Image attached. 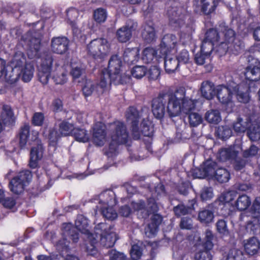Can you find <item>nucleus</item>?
Listing matches in <instances>:
<instances>
[{"instance_id":"obj_1","label":"nucleus","mask_w":260,"mask_h":260,"mask_svg":"<svg viewBox=\"0 0 260 260\" xmlns=\"http://www.w3.org/2000/svg\"><path fill=\"white\" fill-rule=\"evenodd\" d=\"M167 102V112L170 117L177 116L181 112L188 113L194 107L190 99L185 97L184 88H180L174 93L159 95L153 99L152 111L156 118L161 119L164 117Z\"/></svg>"},{"instance_id":"obj_2","label":"nucleus","mask_w":260,"mask_h":260,"mask_svg":"<svg viewBox=\"0 0 260 260\" xmlns=\"http://www.w3.org/2000/svg\"><path fill=\"white\" fill-rule=\"evenodd\" d=\"M123 63L120 57L114 55L111 57L109 61L108 68L102 71L100 80V93H104L108 90L111 82L115 84H123L129 79V77L122 75Z\"/></svg>"},{"instance_id":"obj_3","label":"nucleus","mask_w":260,"mask_h":260,"mask_svg":"<svg viewBox=\"0 0 260 260\" xmlns=\"http://www.w3.org/2000/svg\"><path fill=\"white\" fill-rule=\"evenodd\" d=\"M250 64L245 71V80L236 86L234 89L238 100L241 103H247L249 100V92H254L259 86L260 67H257L250 59Z\"/></svg>"},{"instance_id":"obj_4","label":"nucleus","mask_w":260,"mask_h":260,"mask_svg":"<svg viewBox=\"0 0 260 260\" xmlns=\"http://www.w3.org/2000/svg\"><path fill=\"white\" fill-rule=\"evenodd\" d=\"M95 234L96 238L93 236L90 239L87 236L89 242L85 244V249L88 254L94 255L96 253L94 244L100 238L101 244L107 248L112 247L117 239V235L114 231V228L106 223L102 222L95 226Z\"/></svg>"},{"instance_id":"obj_5","label":"nucleus","mask_w":260,"mask_h":260,"mask_svg":"<svg viewBox=\"0 0 260 260\" xmlns=\"http://www.w3.org/2000/svg\"><path fill=\"white\" fill-rule=\"evenodd\" d=\"M53 62V55L50 53L45 54L42 59L39 68L38 77L43 84L48 83L51 74L52 79L56 84H63L67 81V73L62 67L56 68L52 72Z\"/></svg>"},{"instance_id":"obj_6","label":"nucleus","mask_w":260,"mask_h":260,"mask_svg":"<svg viewBox=\"0 0 260 260\" xmlns=\"http://www.w3.org/2000/svg\"><path fill=\"white\" fill-rule=\"evenodd\" d=\"M186 13L185 10L181 7H172L167 12L170 25L174 28H182L180 39L184 43L189 42L192 39V34L194 31V25L192 22L184 25Z\"/></svg>"},{"instance_id":"obj_7","label":"nucleus","mask_w":260,"mask_h":260,"mask_svg":"<svg viewBox=\"0 0 260 260\" xmlns=\"http://www.w3.org/2000/svg\"><path fill=\"white\" fill-rule=\"evenodd\" d=\"M126 121L131 125V128L135 139H138L141 134L145 136H150L149 127L141 112L135 107H130L126 111Z\"/></svg>"},{"instance_id":"obj_8","label":"nucleus","mask_w":260,"mask_h":260,"mask_svg":"<svg viewBox=\"0 0 260 260\" xmlns=\"http://www.w3.org/2000/svg\"><path fill=\"white\" fill-rule=\"evenodd\" d=\"M108 134L112 142L106 153L108 157H113L116 154V145L125 143L128 135L125 125L120 121H115L109 124Z\"/></svg>"},{"instance_id":"obj_9","label":"nucleus","mask_w":260,"mask_h":260,"mask_svg":"<svg viewBox=\"0 0 260 260\" xmlns=\"http://www.w3.org/2000/svg\"><path fill=\"white\" fill-rule=\"evenodd\" d=\"M224 39L220 42L217 52L221 55L230 49L234 53L237 54L243 49V43L235 37V31L228 27H225L222 30Z\"/></svg>"},{"instance_id":"obj_10","label":"nucleus","mask_w":260,"mask_h":260,"mask_svg":"<svg viewBox=\"0 0 260 260\" xmlns=\"http://www.w3.org/2000/svg\"><path fill=\"white\" fill-rule=\"evenodd\" d=\"M110 45L107 39L98 38L92 40L87 46L88 54L94 58H103L108 55Z\"/></svg>"},{"instance_id":"obj_11","label":"nucleus","mask_w":260,"mask_h":260,"mask_svg":"<svg viewBox=\"0 0 260 260\" xmlns=\"http://www.w3.org/2000/svg\"><path fill=\"white\" fill-rule=\"evenodd\" d=\"M32 175L28 170L20 172L17 176L14 177L9 183V187L12 192L15 194L22 193L30 180Z\"/></svg>"},{"instance_id":"obj_12","label":"nucleus","mask_w":260,"mask_h":260,"mask_svg":"<svg viewBox=\"0 0 260 260\" xmlns=\"http://www.w3.org/2000/svg\"><path fill=\"white\" fill-rule=\"evenodd\" d=\"M13 62L15 64V67L24 64L21 70L22 79L25 82L30 81L34 75V68L30 63H26L24 54L20 52L16 53L13 58Z\"/></svg>"},{"instance_id":"obj_13","label":"nucleus","mask_w":260,"mask_h":260,"mask_svg":"<svg viewBox=\"0 0 260 260\" xmlns=\"http://www.w3.org/2000/svg\"><path fill=\"white\" fill-rule=\"evenodd\" d=\"M31 135V140L36 142V146H32L31 149L29 166L31 168H36L38 166V161L43 157V148L40 141L38 139V132L37 131H32Z\"/></svg>"},{"instance_id":"obj_14","label":"nucleus","mask_w":260,"mask_h":260,"mask_svg":"<svg viewBox=\"0 0 260 260\" xmlns=\"http://www.w3.org/2000/svg\"><path fill=\"white\" fill-rule=\"evenodd\" d=\"M63 235L64 238L58 241L57 244V247L58 249H66L68 248L70 243V240L73 242L76 243L79 239V236L73 229H71V224L68 223L64 224Z\"/></svg>"},{"instance_id":"obj_15","label":"nucleus","mask_w":260,"mask_h":260,"mask_svg":"<svg viewBox=\"0 0 260 260\" xmlns=\"http://www.w3.org/2000/svg\"><path fill=\"white\" fill-rule=\"evenodd\" d=\"M137 23L133 20L128 21L126 24L117 29L116 38L121 42L125 43L130 40L132 32L137 28Z\"/></svg>"},{"instance_id":"obj_16","label":"nucleus","mask_w":260,"mask_h":260,"mask_svg":"<svg viewBox=\"0 0 260 260\" xmlns=\"http://www.w3.org/2000/svg\"><path fill=\"white\" fill-rule=\"evenodd\" d=\"M216 92L217 98L222 104L232 106L233 92L230 87L219 85L216 86Z\"/></svg>"},{"instance_id":"obj_17","label":"nucleus","mask_w":260,"mask_h":260,"mask_svg":"<svg viewBox=\"0 0 260 260\" xmlns=\"http://www.w3.org/2000/svg\"><path fill=\"white\" fill-rule=\"evenodd\" d=\"M178 42L176 36L173 34L165 35L160 45V53L162 55H167L172 50L175 49Z\"/></svg>"},{"instance_id":"obj_18","label":"nucleus","mask_w":260,"mask_h":260,"mask_svg":"<svg viewBox=\"0 0 260 260\" xmlns=\"http://www.w3.org/2000/svg\"><path fill=\"white\" fill-rule=\"evenodd\" d=\"M106 126L101 122L96 123L92 131V141L98 146H102L106 142Z\"/></svg>"},{"instance_id":"obj_19","label":"nucleus","mask_w":260,"mask_h":260,"mask_svg":"<svg viewBox=\"0 0 260 260\" xmlns=\"http://www.w3.org/2000/svg\"><path fill=\"white\" fill-rule=\"evenodd\" d=\"M69 40L66 37H56L51 40V50L55 53L62 54L68 49Z\"/></svg>"},{"instance_id":"obj_20","label":"nucleus","mask_w":260,"mask_h":260,"mask_svg":"<svg viewBox=\"0 0 260 260\" xmlns=\"http://www.w3.org/2000/svg\"><path fill=\"white\" fill-rule=\"evenodd\" d=\"M215 167L216 164L214 162L207 160L201 166V169L197 170L200 172V174L194 173V175L195 177L199 178H204L206 176L212 177L216 171Z\"/></svg>"},{"instance_id":"obj_21","label":"nucleus","mask_w":260,"mask_h":260,"mask_svg":"<svg viewBox=\"0 0 260 260\" xmlns=\"http://www.w3.org/2000/svg\"><path fill=\"white\" fill-rule=\"evenodd\" d=\"M99 205L96 207L113 206L115 205V193L111 190H106L102 192L98 199Z\"/></svg>"},{"instance_id":"obj_22","label":"nucleus","mask_w":260,"mask_h":260,"mask_svg":"<svg viewBox=\"0 0 260 260\" xmlns=\"http://www.w3.org/2000/svg\"><path fill=\"white\" fill-rule=\"evenodd\" d=\"M219 0H197L196 5L205 15L213 13L219 3Z\"/></svg>"},{"instance_id":"obj_23","label":"nucleus","mask_w":260,"mask_h":260,"mask_svg":"<svg viewBox=\"0 0 260 260\" xmlns=\"http://www.w3.org/2000/svg\"><path fill=\"white\" fill-rule=\"evenodd\" d=\"M200 90L202 96L208 100L213 99L216 93V87L209 81H204L202 83Z\"/></svg>"},{"instance_id":"obj_24","label":"nucleus","mask_w":260,"mask_h":260,"mask_svg":"<svg viewBox=\"0 0 260 260\" xmlns=\"http://www.w3.org/2000/svg\"><path fill=\"white\" fill-rule=\"evenodd\" d=\"M75 225L80 232L85 234L91 239L93 235L90 232L88 221L85 216L82 215H78L75 221Z\"/></svg>"},{"instance_id":"obj_25","label":"nucleus","mask_w":260,"mask_h":260,"mask_svg":"<svg viewBox=\"0 0 260 260\" xmlns=\"http://www.w3.org/2000/svg\"><path fill=\"white\" fill-rule=\"evenodd\" d=\"M27 40L29 46L28 55L30 58L37 57L39 55V52L41 48V40L39 38L31 37V38H25Z\"/></svg>"},{"instance_id":"obj_26","label":"nucleus","mask_w":260,"mask_h":260,"mask_svg":"<svg viewBox=\"0 0 260 260\" xmlns=\"http://www.w3.org/2000/svg\"><path fill=\"white\" fill-rule=\"evenodd\" d=\"M244 248L246 253L250 255L256 254L260 249V242L255 237L247 240L244 244Z\"/></svg>"},{"instance_id":"obj_27","label":"nucleus","mask_w":260,"mask_h":260,"mask_svg":"<svg viewBox=\"0 0 260 260\" xmlns=\"http://www.w3.org/2000/svg\"><path fill=\"white\" fill-rule=\"evenodd\" d=\"M125 61L128 63H134L139 58V49L138 47L126 48L123 53Z\"/></svg>"},{"instance_id":"obj_28","label":"nucleus","mask_w":260,"mask_h":260,"mask_svg":"<svg viewBox=\"0 0 260 260\" xmlns=\"http://www.w3.org/2000/svg\"><path fill=\"white\" fill-rule=\"evenodd\" d=\"M13 71V69L11 67H6L5 60L0 58V78L4 77L7 81L13 82L14 80Z\"/></svg>"},{"instance_id":"obj_29","label":"nucleus","mask_w":260,"mask_h":260,"mask_svg":"<svg viewBox=\"0 0 260 260\" xmlns=\"http://www.w3.org/2000/svg\"><path fill=\"white\" fill-rule=\"evenodd\" d=\"M194 103V108L190 110L188 113L182 112L183 113L188 114V121L190 126L196 127L202 123L203 121V118L201 115L197 112H192V111L194 110L197 103L196 100H192L190 99Z\"/></svg>"},{"instance_id":"obj_30","label":"nucleus","mask_w":260,"mask_h":260,"mask_svg":"<svg viewBox=\"0 0 260 260\" xmlns=\"http://www.w3.org/2000/svg\"><path fill=\"white\" fill-rule=\"evenodd\" d=\"M238 151L233 148L222 149L219 152L218 158L221 161H233L238 156Z\"/></svg>"},{"instance_id":"obj_31","label":"nucleus","mask_w":260,"mask_h":260,"mask_svg":"<svg viewBox=\"0 0 260 260\" xmlns=\"http://www.w3.org/2000/svg\"><path fill=\"white\" fill-rule=\"evenodd\" d=\"M143 38L147 42L154 40L156 37V32L152 23L145 24L142 32Z\"/></svg>"},{"instance_id":"obj_32","label":"nucleus","mask_w":260,"mask_h":260,"mask_svg":"<svg viewBox=\"0 0 260 260\" xmlns=\"http://www.w3.org/2000/svg\"><path fill=\"white\" fill-rule=\"evenodd\" d=\"M250 123H251V121L249 118H246L244 119L241 117H238L233 123V128L236 133H243L246 130H248Z\"/></svg>"},{"instance_id":"obj_33","label":"nucleus","mask_w":260,"mask_h":260,"mask_svg":"<svg viewBox=\"0 0 260 260\" xmlns=\"http://www.w3.org/2000/svg\"><path fill=\"white\" fill-rule=\"evenodd\" d=\"M247 135L252 141H256L260 139V126L257 123L251 122L247 130Z\"/></svg>"},{"instance_id":"obj_34","label":"nucleus","mask_w":260,"mask_h":260,"mask_svg":"<svg viewBox=\"0 0 260 260\" xmlns=\"http://www.w3.org/2000/svg\"><path fill=\"white\" fill-rule=\"evenodd\" d=\"M98 89H100V82L95 88V84L90 80H86L84 85L82 87V91L85 96H88L92 94L93 92H96L98 94H102L98 92Z\"/></svg>"},{"instance_id":"obj_35","label":"nucleus","mask_w":260,"mask_h":260,"mask_svg":"<svg viewBox=\"0 0 260 260\" xmlns=\"http://www.w3.org/2000/svg\"><path fill=\"white\" fill-rule=\"evenodd\" d=\"M73 135L75 140L79 142L86 143L89 140V135L84 128H75Z\"/></svg>"},{"instance_id":"obj_36","label":"nucleus","mask_w":260,"mask_h":260,"mask_svg":"<svg viewBox=\"0 0 260 260\" xmlns=\"http://www.w3.org/2000/svg\"><path fill=\"white\" fill-rule=\"evenodd\" d=\"M165 59V68L167 72L171 73L175 71L179 66L178 61L175 57L166 55Z\"/></svg>"},{"instance_id":"obj_37","label":"nucleus","mask_w":260,"mask_h":260,"mask_svg":"<svg viewBox=\"0 0 260 260\" xmlns=\"http://www.w3.org/2000/svg\"><path fill=\"white\" fill-rule=\"evenodd\" d=\"M214 213L211 210L204 209L199 212L198 220L203 224H208L213 221Z\"/></svg>"},{"instance_id":"obj_38","label":"nucleus","mask_w":260,"mask_h":260,"mask_svg":"<svg viewBox=\"0 0 260 260\" xmlns=\"http://www.w3.org/2000/svg\"><path fill=\"white\" fill-rule=\"evenodd\" d=\"M195 203L194 200L191 201L189 206H185L183 204H180L174 208V212L177 216H181L191 213L193 208V205Z\"/></svg>"},{"instance_id":"obj_39","label":"nucleus","mask_w":260,"mask_h":260,"mask_svg":"<svg viewBox=\"0 0 260 260\" xmlns=\"http://www.w3.org/2000/svg\"><path fill=\"white\" fill-rule=\"evenodd\" d=\"M205 39L207 41H211V42L216 45L215 48L217 52L218 47L220 45V42L221 41L220 40L219 34L217 31L215 29H209L205 34Z\"/></svg>"},{"instance_id":"obj_40","label":"nucleus","mask_w":260,"mask_h":260,"mask_svg":"<svg viewBox=\"0 0 260 260\" xmlns=\"http://www.w3.org/2000/svg\"><path fill=\"white\" fill-rule=\"evenodd\" d=\"M220 183L227 182L230 179L229 172L225 169L220 168L216 170L214 176Z\"/></svg>"},{"instance_id":"obj_41","label":"nucleus","mask_w":260,"mask_h":260,"mask_svg":"<svg viewBox=\"0 0 260 260\" xmlns=\"http://www.w3.org/2000/svg\"><path fill=\"white\" fill-rule=\"evenodd\" d=\"M251 204V200L245 194L240 196L235 203V206L239 210H245Z\"/></svg>"},{"instance_id":"obj_42","label":"nucleus","mask_w":260,"mask_h":260,"mask_svg":"<svg viewBox=\"0 0 260 260\" xmlns=\"http://www.w3.org/2000/svg\"><path fill=\"white\" fill-rule=\"evenodd\" d=\"M97 209H100L103 216L108 220H113L117 217V214L112 206L96 207Z\"/></svg>"},{"instance_id":"obj_43","label":"nucleus","mask_w":260,"mask_h":260,"mask_svg":"<svg viewBox=\"0 0 260 260\" xmlns=\"http://www.w3.org/2000/svg\"><path fill=\"white\" fill-rule=\"evenodd\" d=\"M204 235L205 237L203 242V246L204 248V250L210 252L214 246L213 241L214 240V236L212 231L209 230H207L205 231Z\"/></svg>"},{"instance_id":"obj_44","label":"nucleus","mask_w":260,"mask_h":260,"mask_svg":"<svg viewBox=\"0 0 260 260\" xmlns=\"http://www.w3.org/2000/svg\"><path fill=\"white\" fill-rule=\"evenodd\" d=\"M29 136V126L28 125L23 126L20 131L19 137V145L21 148H24L26 145L28 141V137Z\"/></svg>"},{"instance_id":"obj_45","label":"nucleus","mask_w":260,"mask_h":260,"mask_svg":"<svg viewBox=\"0 0 260 260\" xmlns=\"http://www.w3.org/2000/svg\"><path fill=\"white\" fill-rule=\"evenodd\" d=\"M0 117L4 123H10L13 121V112L9 106L4 105L3 106V110Z\"/></svg>"},{"instance_id":"obj_46","label":"nucleus","mask_w":260,"mask_h":260,"mask_svg":"<svg viewBox=\"0 0 260 260\" xmlns=\"http://www.w3.org/2000/svg\"><path fill=\"white\" fill-rule=\"evenodd\" d=\"M67 15L68 22L72 26L73 30L75 31L77 29L76 21L79 16L78 10L74 8L69 9L67 11Z\"/></svg>"},{"instance_id":"obj_47","label":"nucleus","mask_w":260,"mask_h":260,"mask_svg":"<svg viewBox=\"0 0 260 260\" xmlns=\"http://www.w3.org/2000/svg\"><path fill=\"white\" fill-rule=\"evenodd\" d=\"M205 119L210 123L217 124L221 121L219 112L216 110H211L206 112Z\"/></svg>"},{"instance_id":"obj_48","label":"nucleus","mask_w":260,"mask_h":260,"mask_svg":"<svg viewBox=\"0 0 260 260\" xmlns=\"http://www.w3.org/2000/svg\"><path fill=\"white\" fill-rule=\"evenodd\" d=\"M156 51L152 48H146L143 52L142 60L146 63L151 62L154 59L156 60Z\"/></svg>"},{"instance_id":"obj_49","label":"nucleus","mask_w":260,"mask_h":260,"mask_svg":"<svg viewBox=\"0 0 260 260\" xmlns=\"http://www.w3.org/2000/svg\"><path fill=\"white\" fill-rule=\"evenodd\" d=\"M75 128L73 124L63 121L59 124V131L62 136H67L70 134H73Z\"/></svg>"},{"instance_id":"obj_50","label":"nucleus","mask_w":260,"mask_h":260,"mask_svg":"<svg viewBox=\"0 0 260 260\" xmlns=\"http://www.w3.org/2000/svg\"><path fill=\"white\" fill-rule=\"evenodd\" d=\"M215 47V44L204 39L201 45V51L206 56H210L213 49L216 50Z\"/></svg>"},{"instance_id":"obj_51","label":"nucleus","mask_w":260,"mask_h":260,"mask_svg":"<svg viewBox=\"0 0 260 260\" xmlns=\"http://www.w3.org/2000/svg\"><path fill=\"white\" fill-rule=\"evenodd\" d=\"M107 16L106 11L103 8L96 9L93 14L94 20L99 23L104 22Z\"/></svg>"},{"instance_id":"obj_52","label":"nucleus","mask_w":260,"mask_h":260,"mask_svg":"<svg viewBox=\"0 0 260 260\" xmlns=\"http://www.w3.org/2000/svg\"><path fill=\"white\" fill-rule=\"evenodd\" d=\"M147 70L142 66H137L133 68L131 71L132 76L137 79H141L146 73Z\"/></svg>"},{"instance_id":"obj_53","label":"nucleus","mask_w":260,"mask_h":260,"mask_svg":"<svg viewBox=\"0 0 260 260\" xmlns=\"http://www.w3.org/2000/svg\"><path fill=\"white\" fill-rule=\"evenodd\" d=\"M217 134L219 138L226 139L232 136V131L229 127L222 126L218 128Z\"/></svg>"},{"instance_id":"obj_54","label":"nucleus","mask_w":260,"mask_h":260,"mask_svg":"<svg viewBox=\"0 0 260 260\" xmlns=\"http://www.w3.org/2000/svg\"><path fill=\"white\" fill-rule=\"evenodd\" d=\"M251 211L253 218H257L260 216V197H257L254 200Z\"/></svg>"},{"instance_id":"obj_55","label":"nucleus","mask_w":260,"mask_h":260,"mask_svg":"<svg viewBox=\"0 0 260 260\" xmlns=\"http://www.w3.org/2000/svg\"><path fill=\"white\" fill-rule=\"evenodd\" d=\"M236 192L234 191L224 192L219 197V200L223 203H229L236 197Z\"/></svg>"},{"instance_id":"obj_56","label":"nucleus","mask_w":260,"mask_h":260,"mask_svg":"<svg viewBox=\"0 0 260 260\" xmlns=\"http://www.w3.org/2000/svg\"><path fill=\"white\" fill-rule=\"evenodd\" d=\"M213 197V193L211 188L205 187L202 188L200 192V198L203 201L211 200Z\"/></svg>"},{"instance_id":"obj_57","label":"nucleus","mask_w":260,"mask_h":260,"mask_svg":"<svg viewBox=\"0 0 260 260\" xmlns=\"http://www.w3.org/2000/svg\"><path fill=\"white\" fill-rule=\"evenodd\" d=\"M158 205L153 198H149L147 201V205L145 206V211L147 213H153L157 212Z\"/></svg>"},{"instance_id":"obj_58","label":"nucleus","mask_w":260,"mask_h":260,"mask_svg":"<svg viewBox=\"0 0 260 260\" xmlns=\"http://www.w3.org/2000/svg\"><path fill=\"white\" fill-rule=\"evenodd\" d=\"M242 257L241 251L237 249H232L229 251L226 260H241Z\"/></svg>"},{"instance_id":"obj_59","label":"nucleus","mask_w":260,"mask_h":260,"mask_svg":"<svg viewBox=\"0 0 260 260\" xmlns=\"http://www.w3.org/2000/svg\"><path fill=\"white\" fill-rule=\"evenodd\" d=\"M178 61V63H186L189 60V55L188 52L185 50H182L180 51L176 58Z\"/></svg>"},{"instance_id":"obj_60","label":"nucleus","mask_w":260,"mask_h":260,"mask_svg":"<svg viewBox=\"0 0 260 260\" xmlns=\"http://www.w3.org/2000/svg\"><path fill=\"white\" fill-rule=\"evenodd\" d=\"M158 228L155 224L150 223L145 229V234L148 238L154 237L157 232Z\"/></svg>"},{"instance_id":"obj_61","label":"nucleus","mask_w":260,"mask_h":260,"mask_svg":"<svg viewBox=\"0 0 260 260\" xmlns=\"http://www.w3.org/2000/svg\"><path fill=\"white\" fill-rule=\"evenodd\" d=\"M196 260H211L212 255L207 250H202L197 252L194 256Z\"/></svg>"},{"instance_id":"obj_62","label":"nucleus","mask_w":260,"mask_h":260,"mask_svg":"<svg viewBox=\"0 0 260 260\" xmlns=\"http://www.w3.org/2000/svg\"><path fill=\"white\" fill-rule=\"evenodd\" d=\"M44 120V114L41 112L35 113L32 118V124L37 126L42 125Z\"/></svg>"},{"instance_id":"obj_63","label":"nucleus","mask_w":260,"mask_h":260,"mask_svg":"<svg viewBox=\"0 0 260 260\" xmlns=\"http://www.w3.org/2000/svg\"><path fill=\"white\" fill-rule=\"evenodd\" d=\"M110 260H125L126 256L124 253L115 250H111L109 252Z\"/></svg>"},{"instance_id":"obj_64","label":"nucleus","mask_w":260,"mask_h":260,"mask_svg":"<svg viewBox=\"0 0 260 260\" xmlns=\"http://www.w3.org/2000/svg\"><path fill=\"white\" fill-rule=\"evenodd\" d=\"M180 226L182 229H191L193 226L192 219L188 217L182 218L180 223Z\"/></svg>"}]
</instances>
